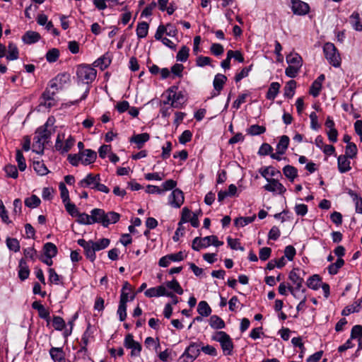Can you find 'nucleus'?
<instances>
[{
	"label": "nucleus",
	"mask_w": 362,
	"mask_h": 362,
	"mask_svg": "<svg viewBox=\"0 0 362 362\" xmlns=\"http://www.w3.org/2000/svg\"><path fill=\"white\" fill-rule=\"evenodd\" d=\"M223 244V243L219 241L216 235H209L203 238L196 237L192 241V247L194 250L199 251L202 248L208 247L211 245L218 247Z\"/></svg>",
	"instance_id": "1"
},
{
	"label": "nucleus",
	"mask_w": 362,
	"mask_h": 362,
	"mask_svg": "<svg viewBox=\"0 0 362 362\" xmlns=\"http://www.w3.org/2000/svg\"><path fill=\"white\" fill-rule=\"evenodd\" d=\"M323 52L326 59L334 67H338L341 64L340 54L332 42H326L323 46Z\"/></svg>",
	"instance_id": "2"
},
{
	"label": "nucleus",
	"mask_w": 362,
	"mask_h": 362,
	"mask_svg": "<svg viewBox=\"0 0 362 362\" xmlns=\"http://www.w3.org/2000/svg\"><path fill=\"white\" fill-rule=\"evenodd\" d=\"M96 74V70L88 65H80L76 71L78 80L87 84L94 81Z\"/></svg>",
	"instance_id": "3"
},
{
	"label": "nucleus",
	"mask_w": 362,
	"mask_h": 362,
	"mask_svg": "<svg viewBox=\"0 0 362 362\" xmlns=\"http://www.w3.org/2000/svg\"><path fill=\"white\" fill-rule=\"evenodd\" d=\"M213 339L218 341L225 355H230L233 349V343L230 336L223 331L217 332Z\"/></svg>",
	"instance_id": "4"
},
{
	"label": "nucleus",
	"mask_w": 362,
	"mask_h": 362,
	"mask_svg": "<svg viewBox=\"0 0 362 362\" xmlns=\"http://www.w3.org/2000/svg\"><path fill=\"white\" fill-rule=\"evenodd\" d=\"M54 122V119L53 117H49L43 126L37 129L35 134L40 136L45 142L48 143L52 134L54 132V128L53 127Z\"/></svg>",
	"instance_id": "5"
},
{
	"label": "nucleus",
	"mask_w": 362,
	"mask_h": 362,
	"mask_svg": "<svg viewBox=\"0 0 362 362\" xmlns=\"http://www.w3.org/2000/svg\"><path fill=\"white\" fill-rule=\"evenodd\" d=\"M69 81V74L66 73H62L57 75L54 78H52L49 81V86L51 88L54 89L58 92L59 90L63 89L65 85L67 84Z\"/></svg>",
	"instance_id": "6"
},
{
	"label": "nucleus",
	"mask_w": 362,
	"mask_h": 362,
	"mask_svg": "<svg viewBox=\"0 0 362 362\" xmlns=\"http://www.w3.org/2000/svg\"><path fill=\"white\" fill-rule=\"evenodd\" d=\"M57 93V90L51 88L49 86L42 95L40 105L48 108L54 106L56 105L54 96Z\"/></svg>",
	"instance_id": "7"
},
{
	"label": "nucleus",
	"mask_w": 362,
	"mask_h": 362,
	"mask_svg": "<svg viewBox=\"0 0 362 362\" xmlns=\"http://www.w3.org/2000/svg\"><path fill=\"white\" fill-rule=\"evenodd\" d=\"M78 244L84 250L86 257L91 262L95 259V250L93 245V241H86L84 239H79L77 241Z\"/></svg>",
	"instance_id": "8"
},
{
	"label": "nucleus",
	"mask_w": 362,
	"mask_h": 362,
	"mask_svg": "<svg viewBox=\"0 0 362 362\" xmlns=\"http://www.w3.org/2000/svg\"><path fill=\"white\" fill-rule=\"evenodd\" d=\"M64 139V135H62V138L60 134H58L56 143H55V148L57 151H60L62 153H64L68 152L72 146L74 145L75 140L73 137L69 136L65 141L64 144L62 143V139Z\"/></svg>",
	"instance_id": "9"
},
{
	"label": "nucleus",
	"mask_w": 362,
	"mask_h": 362,
	"mask_svg": "<svg viewBox=\"0 0 362 362\" xmlns=\"http://www.w3.org/2000/svg\"><path fill=\"white\" fill-rule=\"evenodd\" d=\"M124 345L126 348L132 349L131 355L137 356L141 351V345L134 339L132 334H128L124 339Z\"/></svg>",
	"instance_id": "10"
},
{
	"label": "nucleus",
	"mask_w": 362,
	"mask_h": 362,
	"mask_svg": "<svg viewBox=\"0 0 362 362\" xmlns=\"http://www.w3.org/2000/svg\"><path fill=\"white\" fill-rule=\"evenodd\" d=\"M184 201L183 192L180 189H174L168 197L169 204L174 208H180Z\"/></svg>",
	"instance_id": "11"
},
{
	"label": "nucleus",
	"mask_w": 362,
	"mask_h": 362,
	"mask_svg": "<svg viewBox=\"0 0 362 362\" xmlns=\"http://www.w3.org/2000/svg\"><path fill=\"white\" fill-rule=\"evenodd\" d=\"M100 175L99 174H92L89 173L88 174L85 178L81 180L78 185L81 187H89L90 189H95L98 184L99 182H100Z\"/></svg>",
	"instance_id": "12"
},
{
	"label": "nucleus",
	"mask_w": 362,
	"mask_h": 362,
	"mask_svg": "<svg viewBox=\"0 0 362 362\" xmlns=\"http://www.w3.org/2000/svg\"><path fill=\"white\" fill-rule=\"evenodd\" d=\"M227 81V77L221 74H218L215 76L214 79L213 85L214 88V90L211 97L217 96L219 95L221 90L223 88V85Z\"/></svg>",
	"instance_id": "13"
},
{
	"label": "nucleus",
	"mask_w": 362,
	"mask_h": 362,
	"mask_svg": "<svg viewBox=\"0 0 362 362\" xmlns=\"http://www.w3.org/2000/svg\"><path fill=\"white\" fill-rule=\"evenodd\" d=\"M81 163L84 165H90L95 162L97 158V153L91 149L80 151Z\"/></svg>",
	"instance_id": "14"
},
{
	"label": "nucleus",
	"mask_w": 362,
	"mask_h": 362,
	"mask_svg": "<svg viewBox=\"0 0 362 362\" xmlns=\"http://www.w3.org/2000/svg\"><path fill=\"white\" fill-rule=\"evenodd\" d=\"M168 291L164 286H158L147 289L144 294L148 298L166 296Z\"/></svg>",
	"instance_id": "15"
},
{
	"label": "nucleus",
	"mask_w": 362,
	"mask_h": 362,
	"mask_svg": "<svg viewBox=\"0 0 362 362\" xmlns=\"http://www.w3.org/2000/svg\"><path fill=\"white\" fill-rule=\"evenodd\" d=\"M174 89L177 90V88L173 86L168 90V103L171 102V106L177 107V102L183 98L181 93H177Z\"/></svg>",
	"instance_id": "16"
},
{
	"label": "nucleus",
	"mask_w": 362,
	"mask_h": 362,
	"mask_svg": "<svg viewBox=\"0 0 362 362\" xmlns=\"http://www.w3.org/2000/svg\"><path fill=\"white\" fill-rule=\"evenodd\" d=\"M267 181L268 184L264 186L265 190L278 193H282L285 190L284 187L278 180L272 178Z\"/></svg>",
	"instance_id": "17"
},
{
	"label": "nucleus",
	"mask_w": 362,
	"mask_h": 362,
	"mask_svg": "<svg viewBox=\"0 0 362 362\" xmlns=\"http://www.w3.org/2000/svg\"><path fill=\"white\" fill-rule=\"evenodd\" d=\"M350 164L351 162L349 160L348 157L344 155H340L337 158L338 170L341 173H345L349 171L351 169Z\"/></svg>",
	"instance_id": "18"
},
{
	"label": "nucleus",
	"mask_w": 362,
	"mask_h": 362,
	"mask_svg": "<svg viewBox=\"0 0 362 362\" xmlns=\"http://www.w3.org/2000/svg\"><path fill=\"white\" fill-rule=\"evenodd\" d=\"M150 139V135L148 133H142L133 136L130 138V142L135 143L138 148H141L146 141Z\"/></svg>",
	"instance_id": "19"
},
{
	"label": "nucleus",
	"mask_w": 362,
	"mask_h": 362,
	"mask_svg": "<svg viewBox=\"0 0 362 362\" xmlns=\"http://www.w3.org/2000/svg\"><path fill=\"white\" fill-rule=\"evenodd\" d=\"M362 308V297L353 305L346 306L341 311V315L346 316L354 313H358Z\"/></svg>",
	"instance_id": "20"
},
{
	"label": "nucleus",
	"mask_w": 362,
	"mask_h": 362,
	"mask_svg": "<svg viewBox=\"0 0 362 362\" xmlns=\"http://www.w3.org/2000/svg\"><path fill=\"white\" fill-rule=\"evenodd\" d=\"M347 193L352 198V200L355 204L356 212L358 214H362V197L351 189L348 190Z\"/></svg>",
	"instance_id": "21"
},
{
	"label": "nucleus",
	"mask_w": 362,
	"mask_h": 362,
	"mask_svg": "<svg viewBox=\"0 0 362 362\" xmlns=\"http://www.w3.org/2000/svg\"><path fill=\"white\" fill-rule=\"evenodd\" d=\"M350 23L357 31H362V13L354 11L350 16Z\"/></svg>",
	"instance_id": "22"
},
{
	"label": "nucleus",
	"mask_w": 362,
	"mask_h": 362,
	"mask_svg": "<svg viewBox=\"0 0 362 362\" xmlns=\"http://www.w3.org/2000/svg\"><path fill=\"white\" fill-rule=\"evenodd\" d=\"M305 275V273L303 270L296 268V293L297 292L301 291L302 293H304L306 291L305 287H303V284L304 283L303 277L300 276V274Z\"/></svg>",
	"instance_id": "23"
},
{
	"label": "nucleus",
	"mask_w": 362,
	"mask_h": 362,
	"mask_svg": "<svg viewBox=\"0 0 362 362\" xmlns=\"http://www.w3.org/2000/svg\"><path fill=\"white\" fill-rule=\"evenodd\" d=\"M49 354L54 362H66L62 348L52 347L49 350Z\"/></svg>",
	"instance_id": "24"
},
{
	"label": "nucleus",
	"mask_w": 362,
	"mask_h": 362,
	"mask_svg": "<svg viewBox=\"0 0 362 362\" xmlns=\"http://www.w3.org/2000/svg\"><path fill=\"white\" fill-rule=\"evenodd\" d=\"M321 283L322 277L319 274H313L308 279L306 286L307 287L316 291L320 287Z\"/></svg>",
	"instance_id": "25"
},
{
	"label": "nucleus",
	"mask_w": 362,
	"mask_h": 362,
	"mask_svg": "<svg viewBox=\"0 0 362 362\" xmlns=\"http://www.w3.org/2000/svg\"><path fill=\"white\" fill-rule=\"evenodd\" d=\"M310 7L308 3L296 0V15L305 16L310 12Z\"/></svg>",
	"instance_id": "26"
},
{
	"label": "nucleus",
	"mask_w": 362,
	"mask_h": 362,
	"mask_svg": "<svg viewBox=\"0 0 362 362\" xmlns=\"http://www.w3.org/2000/svg\"><path fill=\"white\" fill-rule=\"evenodd\" d=\"M18 269V277L21 280L24 281L27 279L30 274V270L24 259L20 260Z\"/></svg>",
	"instance_id": "27"
},
{
	"label": "nucleus",
	"mask_w": 362,
	"mask_h": 362,
	"mask_svg": "<svg viewBox=\"0 0 362 362\" xmlns=\"http://www.w3.org/2000/svg\"><path fill=\"white\" fill-rule=\"evenodd\" d=\"M120 218V215L115 211H110L108 213L105 212V218L103 222V226L107 227L110 224L117 223Z\"/></svg>",
	"instance_id": "28"
},
{
	"label": "nucleus",
	"mask_w": 362,
	"mask_h": 362,
	"mask_svg": "<svg viewBox=\"0 0 362 362\" xmlns=\"http://www.w3.org/2000/svg\"><path fill=\"white\" fill-rule=\"evenodd\" d=\"M199 347L195 344H191L185 350L184 355L192 360H194L199 355Z\"/></svg>",
	"instance_id": "29"
},
{
	"label": "nucleus",
	"mask_w": 362,
	"mask_h": 362,
	"mask_svg": "<svg viewBox=\"0 0 362 362\" xmlns=\"http://www.w3.org/2000/svg\"><path fill=\"white\" fill-rule=\"evenodd\" d=\"M40 38L38 33L35 31H27L22 37V40L25 44H32L37 42Z\"/></svg>",
	"instance_id": "30"
},
{
	"label": "nucleus",
	"mask_w": 362,
	"mask_h": 362,
	"mask_svg": "<svg viewBox=\"0 0 362 362\" xmlns=\"http://www.w3.org/2000/svg\"><path fill=\"white\" fill-rule=\"evenodd\" d=\"M45 144L47 143L35 134L34 136V142L33 144V151L38 154H42Z\"/></svg>",
	"instance_id": "31"
},
{
	"label": "nucleus",
	"mask_w": 362,
	"mask_h": 362,
	"mask_svg": "<svg viewBox=\"0 0 362 362\" xmlns=\"http://www.w3.org/2000/svg\"><path fill=\"white\" fill-rule=\"evenodd\" d=\"M91 215V221H93V223H100L103 226L104 218H105V211L100 209H94L90 211Z\"/></svg>",
	"instance_id": "32"
},
{
	"label": "nucleus",
	"mask_w": 362,
	"mask_h": 362,
	"mask_svg": "<svg viewBox=\"0 0 362 362\" xmlns=\"http://www.w3.org/2000/svg\"><path fill=\"white\" fill-rule=\"evenodd\" d=\"M344 260L342 258H337L334 263L330 264L327 270L329 274L335 275L339 272V269L344 265Z\"/></svg>",
	"instance_id": "33"
},
{
	"label": "nucleus",
	"mask_w": 362,
	"mask_h": 362,
	"mask_svg": "<svg viewBox=\"0 0 362 362\" xmlns=\"http://www.w3.org/2000/svg\"><path fill=\"white\" fill-rule=\"evenodd\" d=\"M289 141L290 140H289L288 136H287L286 135L281 136L279 141L277 144L276 149L278 153L284 154L286 152V151L288 148V146L289 144Z\"/></svg>",
	"instance_id": "34"
},
{
	"label": "nucleus",
	"mask_w": 362,
	"mask_h": 362,
	"mask_svg": "<svg viewBox=\"0 0 362 362\" xmlns=\"http://www.w3.org/2000/svg\"><path fill=\"white\" fill-rule=\"evenodd\" d=\"M44 254L47 257H54L57 254V248L52 243H47L43 247Z\"/></svg>",
	"instance_id": "35"
},
{
	"label": "nucleus",
	"mask_w": 362,
	"mask_h": 362,
	"mask_svg": "<svg viewBox=\"0 0 362 362\" xmlns=\"http://www.w3.org/2000/svg\"><path fill=\"white\" fill-rule=\"evenodd\" d=\"M197 312L203 317H208L211 313V309L206 301L202 300L198 304Z\"/></svg>",
	"instance_id": "36"
},
{
	"label": "nucleus",
	"mask_w": 362,
	"mask_h": 362,
	"mask_svg": "<svg viewBox=\"0 0 362 362\" xmlns=\"http://www.w3.org/2000/svg\"><path fill=\"white\" fill-rule=\"evenodd\" d=\"M279 88L280 84L278 82L272 83L267 93V98L271 100H274L279 91Z\"/></svg>",
	"instance_id": "37"
},
{
	"label": "nucleus",
	"mask_w": 362,
	"mask_h": 362,
	"mask_svg": "<svg viewBox=\"0 0 362 362\" xmlns=\"http://www.w3.org/2000/svg\"><path fill=\"white\" fill-rule=\"evenodd\" d=\"M209 325L212 328L216 329H223L226 326L224 321L217 315L210 317Z\"/></svg>",
	"instance_id": "38"
},
{
	"label": "nucleus",
	"mask_w": 362,
	"mask_h": 362,
	"mask_svg": "<svg viewBox=\"0 0 362 362\" xmlns=\"http://www.w3.org/2000/svg\"><path fill=\"white\" fill-rule=\"evenodd\" d=\"M256 218L255 215L247 217H238L234 220V225L236 227H244L252 223Z\"/></svg>",
	"instance_id": "39"
},
{
	"label": "nucleus",
	"mask_w": 362,
	"mask_h": 362,
	"mask_svg": "<svg viewBox=\"0 0 362 362\" xmlns=\"http://www.w3.org/2000/svg\"><path fill=\"white\" fill-rule=\"evenodd\" d=\"M8 55L6 56V59L8 60H15L18 58V49L16 45L10 42L8 45Z\"/></svg>",
	"instance_id": "40"
},
{
	"label": "nucleus",
	"mask_w": 362,
	"mask_h": 362,
	"mask_svg": "<svg viewBox=\"0 0 362 362\" xmlns=\"http://www.w3.org/2000/svg\"><path fill=\"white\" fill-rule=\"evenodd\" d=\"M148 24L146 22L139 23L136 30L138 37H145L148 35Z\"/></svg>",
	"instance_id": "41"
},
{
	"label": "nucleus",
	"mask_w": 362,
	"mask_h": 362,
	"mask_svg": "<svg viewBox=\"0 0 362 362\" xmlns=\"http://www.w3.org/2000/svg\"><path fill=\"white\" fill-rule=\"evenodd\" d=\"M305 351L306 349L304 346L302 337H296V352H299L298 358H300V360L303 358Z\"/></svg>",
	"instance_id": "42"
},
{
	"label": "nucleus",
	"mask_w": 362,
	"mask_h": 362,
	"mask_svg": "<svg viewBox=\"0 0 362 362\" xmlns=\"http://www.w3.org/2000/svg\"><path fill=\"white\" fill-rule=\"evenodd\" d=\"M357 153V146L353 143L346 146L345 154L344 156L348 157L350 159H353L356 157Z\"/></svg>",
	"instance_id": "43"
},
{
	"label": "nucleus",
	"mask_w": 362,
	"mask_h": 362,
	"mask_svg": "<svg viewBox=\"0 0 362 362\" xmlns=\"http://www.w3.org/2000/svg\"><path fill=\"white\" fill-rule=\"evenodd\" d=\"M166 287L170 290H173L174 292L179 295H182L183 293V289L175 279H173L172 281H167Z\"/></svg>",
	"instance_id": "44"
},
{
	"label": "nucleus",
	"mask_w": 362,
	"mask_h": 362,
	"mask_svg": "<svg viewBox=\"0 0 362 362\" xmlns=\"http://www.w3.org/2000/svg\"><path fill=\"white\" fill-rule=\"evenodd\" d=\"M266 131V128L264 126H259L258 124H253L250 126L247 132V134L252 136L259 135L264 133Z\"/></svg>",
	"instance_id": "45"
},
{
	"label": "nucleus",
	"mask_w": 362,
	"mask_h": 362,
	"mask_svg": "<svg viewBox=\"0 0 362 362\" xmlns=\"http://www.w3.org/2000/svg\"><path fill=\"white\" fill-rule=\"evenodd\" d=\"M110 63L111 59L107 55H103V57L98 59L95 62L96 66H99L102 70L108 67Z\"/></svg>",
	"instance_id": "46"
},
{
	"label": "nucleus",
	"mask_w": 362,
	"mask_h": 362,
	"mask_svg": "<svg viewBox=\"0 0 362 362\" xmlns=\"http://www.w3.org/2000/svg\"><path fill=\"white\" fill-rule=\"evenodd\" d=\"M33 168L35 172L40 175H45L48 173V170L45 165L40 161H35L33 163Z\"/></svg>",
	"instance_id": "47"
},
{
	"label": "nucleus",
	"mask_w": 362,
	"mask_h": 362,
	"mask_svg": "<svg viewBox=\"0 0 362 362\" xmlns=\"http://www.w3.org/2000/svg\"><path fill=\"white\" fill-rule=\"evenodd\" d=\"M16 159L18 163V168L21 171H24L26 168L25 158L21 150L16 151Z\"/></svg>",
	"instance_id": "48"
},
{
	"label": "nucleus",
	"mask_w": 362,
	"mask_h": 362,
	"mask_svg": "<svg viewBox=\"0 0 362 362\" xmlns=\"http://www.w3.org/2000/svg\"><path fill=\"white\" fill-rule=\"evenodd\" d=\"M189 49L186 46H182L180 51L177 52L176 59L180 62H186L189 57Z\"/></svg>",
	"instance_id": "49"
},
{
	"label": "nucleus",
	"mask_w": 362,
	"mask_h": 362,
	"mask_svg": "<svg viewBox=\"0 0 362 362\" xmlns=\"http://www.w3.org/2000/svg\"><path fill=\"white\" fill-rule=\"evenodd\" d=\"M40 204V199L36 195H32L31 197L25 199V204L29 208H35Z\"/></svg>",
	"instance_id": "50"
},
{
	"label": "nucleus",
	"mask_w": 362,
	"mask_h": 362,
	"mask_svg": "<svg viewBox=\"0 0 362 362\" xmlns=\"http://www.w3.org/2000/svg\"><path fill=\"white\" fill-rule=\"evenodd\" d=\"M6 245L9 250L17 252L20 250V243L16 238H8L6 239Z\"/></svg>",
	"instance_id": "51"
},
{
	"label": "nucleus",
	"mask_w": 362,
	"mask_h": 362,
	"mask_svg": "<svg viewBox=\"0 0 362 362\" xmlns=\"http://www.w3.org/2000/svg\"><path fill=\"white\" fill-rule=\"evenodd\" d=\"M322 86L320 83H318V82H315L314 81L310 87L309 93L314 98H316L319 96L322 90Z\"/></svg>",
	"instance_id": "52"
},
{
	"label": "nucleus",
	"mask_w": 362,
	"mask_h": 362,
	"mask_svg": "<svg viewBox=\"0 0 362 362\" xmlns=\"http://www.w3.org/2000/svg\"><path fill=\"white\" fill-rule=\"evenodd\" d=\"M284 96L288 98H291L294 94V81L290 80L286 83L284 87Z\"/></svg>",
	"instance_id": "53"
},
{
	"label": "nucleus",
	"mask_w": 362,
	"mask_h": 362,
	"mask_svg": "<svg viewBox=\"0 0 362 362\" xmlns=\"http://www.w3.org/2000/svg\"><path fill=\"white\" fill-rule=\"evenodd\" d=\"M53 327L57 330L62 331L65 327V322L62 317L59 316H54L52 320Z\"/></svg>",
	"instance_id": "54"
},
{
	"label": "nucleus",
	"mask_w": 362,
	"mask_h": 362,
	"mask_svg": "<svg viewBox=\"0 0 362 362\" xmlns=\"http://www.w3.org/2000/svg\"><path fill=\"white\" fill-rule=\"evenodd\" d=\"M110 240L107 238H102L97 242H93L95 250L99 251L108 247L110 245Z\"/></svg>",
	"instance_id": "55"
},
{
	"label": "nucleus",
	"mask_w": 362,
	"mask_h": 362,
	"mask_svg": "<svg viewBox=\"0 0 362 362\" xmlns=\"http://www.w3.org/2000/svg\"><path fill=\"white\" fill-rule=\"evenodd\" d=\"M59 56V52L57 49L53 48L49 50L46 54L47 61L49 62H54Z\"/></svg>",
	"instance_id": "56"
},
{
	"label": "nucleus",
	"mask_w": 362,
	"mask_h": 362,
	"mask_svg": "<svg viewBox=\"0 0 362 362\" xmlns=\"http://www.w3.org/2000/svg\"><path fill=\"white\" fill-rule=\"evenodd\" d=\"M287 62L289 64L288 67L286 69V74L289 77H294V66L292 65L294 63V57L289 54L286 57Z\"/></svg>",
	"instance_id": "57"
},
{
	"label": "nucleus",
	"mask_w": 362,
	"mask_h": 362,
	"mask_svg": "<svg viewBox=\"0 0 362 362\" xmlns=\"http://www.w3.org/2000/svg\"><path fill=\"white\" fill-rule=\"evenodd\" d=\"M4 170L6 173V175L8 177H12V178H17L18 175V173L17 170V168L13 165H7L4 168Z\"/></svg>",
	"instance_id": "58"
},
{
	"label": "nucleus",
	"mask_w": 362,
	"mask_h": 362,
	"mask_svg": "<svg viewBox=\"0 0 362 362\" xmlns=\"http://www.w3.org/2000/svg\"><path fill=\"white\" fill-rule=\"evenodd\" d=\"M59 189L60 190L61 198L64 203L69 200V191L64 183L60 182L59 185Z\"/></svg>",
	"instance_id": "59"
},
{
	"label": "nucleus",
	"mask_w": 362,
	"mask_h": 362,
	"mask_svg": "<svg viewBox=\"0 0 362 362\" xmlns=\"http://www.w3.org/2000/svg\"><path fill=\"white\" fill-rule=\"evenodd\" d=\"M66 210L71 216H76L78 214V209L74 204H71L69 200L64 203Z\"/></svg>",
	"instance_id": "60"
},
{
	"label": "nucleus",
	"mask_w": 362,
	"mask_h": 362,
	"mask_svg": "<svg viewBox=\"0 0 362 362\" xmlns=\"http://www.w3.org/2000/svg\"><path fill=\"white\" fill-rule=\"evenodd\" d=\"M78 216V221L81 224H92L93 221H91V215L86 214L85 213L80 214L76 216Z\"/></svg>",
	"instance_id": "61"
},
{
	"label": "nucleus",
	"mask_w": 362,
	"mask_h": 362,
	"mask_svg": "<svg viewBox=\"0 0 362 362\" xmlns=\"http://www.w3.org/2000/svg\"><path fill=\"white\" fill-rule=\"evenodd\" d=\"M211 59L209 57L199 56L196 59V64L198 66L203 67L206 65H210Z\"/></svg>",
	"instance_id": "62"
},
{
	"label": "nucleus",
	"mask_w": 362,
	"mask_h": 362,
	"mask_svg": "<svg viewBox=\"0 0 362 362\" xmlns=\"http://www.w3.org/2000/svg\"><path fill=\"white\" fill-rule=\"evenodd\" d=\"M210 50L215 56H219L224 52L223 47L218 43H213L210 47Z\"/></svg>",
	"instance_id": "63"
},
{
	"label": "nucleus",
	"mask_w": 362,
	"mask_h": 362,
	"mask_svg": "<svg viewBox=\"0 0 362 362\" xmlns=\"http://www.w3.org/2000/svg\"><path fill=\"white\" fill-rule=\"evenodd\" d=\"M362 336V326L360 325H354L351 331V339H359Z\"/></svg>",
	"instance_id": "64"
}]
</instances>
